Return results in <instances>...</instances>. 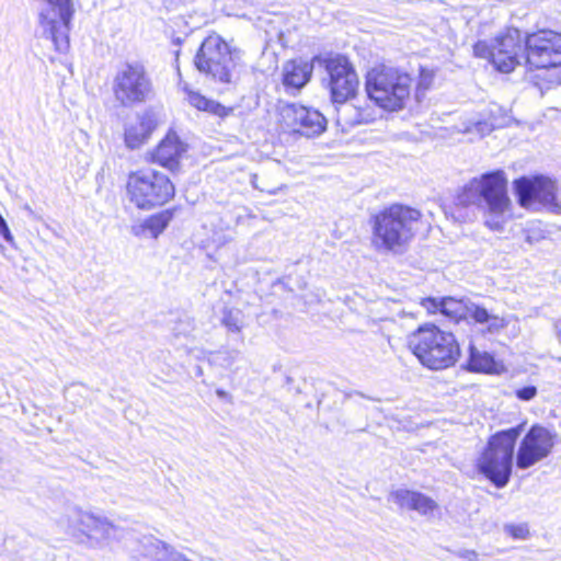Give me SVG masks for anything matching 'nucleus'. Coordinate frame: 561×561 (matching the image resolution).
<instances>
[{
  "label": "nucleus",
  "mask_w": 561,
  "mask_h": 561,
  "mask_svg": "<svg viewBox=\"0 0 561 561\" xmlns=\"http://www.w3.org/2000/svg\"><path fill=\"white\" fill-rule=\"evenodd\" d=\"M113 92L124 106L146 102L152 93V82L145 66L139 62L123 65L115 75Z\"/></svg>",
  "instance_id": "9b49d317"
},
{
  "label": "nucleus",
  "mask_w": 561,
  "mask_h": 561,
  "mask_svg": "<svg viewBox=\"0 0 561 561\" xmlns=\"http://www.w3.org/2000/svg\"><path fill=\"white\" fill-rule=\"evenodd\" d=\"M126 191L130 203L141 209L163 205L174 194L173 184L168 176L150 169L131 172Z\"/></svg>",
  "instance_id": "6e6552de"
},
{
  "label": "nucleus",
  "mask_w": 561,
  "mask_h": 561,
  "mask_svg": "<svg viewBox=\"0 0 561 561\" xmlns=\"http://www.w3.org/2000/svg\"><path fill=\"white\" fill-rule=\"evenodd\" d=\"M412 78L396 67L379 65L367 72L366 91L371 101L386 111L402 110L410 99Z\"/></svg>",
  "instance_id": "39448f33"
},
{
  "label": "nucleus",
  "mask_w": 561,
  "mask_h": 561,
  "mask_svg": "<svg viewBox=\"0 0 561 561\" xmlns=\"http://www.w3.org/2000/svg\"><path fill=\"white\" fill-rule=\"evenodd\" d=\"M503 530L506 535L517 540H525L529 537V527L527 523L505 524Z\"/></svg>",
  "instance_id": "c85d7f7f"
},
{
  "label": "nucleus",
  "mask_w": 561,
  "mask_h": 561,
  "mask_svg": "<svg viewBox=\"0 0 561 561\" xmlns=\"http://www.w3.org/2000/svg\"><path fill=\"white\" fill-rule=\"evenodd\" d=\"M185 151L186 147L178 135L169 133L153 151L152 160L167 169L174 170Z\"/></svg>",
  "instance_id": "a211bd4d"
},
{
  "label": "nucleus",
  "mask_w": 561,
  "mask_h": 561,
  "mask_svg": "<svg viewBox=\"0 0 561 561\" xmlns=\"http://www.w3.org/2000/svg\"><path fill=\"white\" fill-rule=\"evenodd\" d=\"M474 55L488 58L501 72H511L522 60H525V41L516 28H508L496 36L489 45L486 42H478L473 46Z\"/></svg>",
  "instance_id": "1a4fd4ad"
},
{
  "label": "nucleus",
  "mask_w": 561,
  "mask_h": 561,
  "mask_svg": "<svg viewBox=\"0 0 561 561\" xmlns=\"http://www.w3.org/2000/svg\"><path fill=\"white\" fill-rule=\"evenodd\" d=\"M195 66L201 71L222 83L232 78L234 56L228 44L217 34L204 39L195 57Z\"/></svg>",
  "instance_id": "9d476101"
},
{
  "label": "nucleus",
  "mask_w": 561,
  "mask_h": 561,
  "mask_svg": "<svg viewBox=\"0 0 561 561\" xmlns=\"http://www.w3.org/2000/svg\"><path fill=\"white\" fill-rule=\"evenodd\" d=\"M558 339L561 342V329L558 331Z\"/></svg>",
  "instance_id": "e433bc0d"
},
{
  "label": "nucleus",
  "mask_w": 561,
  "mask_h": 561,
  "mask_svg": "<svg viewBox=\"0 0 561 561\" xmlns=\"http://www.w3.org/2000/svg\"><path fill=\"white\" fill-rule=\"evenodd\" d=\"M42 2L39 26L43 35L53 41L59 53L68 51L72 16L71 0H42Z\"/></svg>",
  "instance_id": "f8f14e48"
},
{
  "label": "nucleus",
  "mask_w": 561,
  "mask_h": 561,
  "mask_svg": "<svg viewBox=\"0 0 561 561\" xmlns=\"http://www.w3.org/2000/svg\"><path fill=\"white\" fill-rule=\"evenodd\" d=\"M457 201L462 206H478L483 211L485 225L492 230H501L511 207L504 171L473 178L461 188Z\"/></svg>",
  "instance_id": "f257e3e1"
},
{
  "label": "nucleus",
  "mask_w": 561,
  "mask_h": 561,
  "mask_svg": "<svg viewBox=\"0 0 561 561\" xmlns=\"http://www.w3.org/2000/svg\"><path fill=\"white\" fill-rule=\"evenodd\" d=\"M185 92L187 102L197 110L205 111L218 116L226 115V107L221 104L205 98L198 92L188 90L187 88H185Z\"/></svg>",
  "instance_id": "b1692460"
},
{
  "label": "nucleus",
  "mask_w": 561,
  "mask_h": 561,
  "mask_svg": "<svg viewBox=\"0 0 561 561\" xmlns=\"http://www.w3.org/2000/svg\"><path fill=\"white\" fill-rule=\"evenodd\" d=\"M471 319L474 322L486 325V331L491 334L499 333L508 325V320L504 317L489 313V311L477 305L471 309Z\"/></svg>",
  "instance_id": "5701e85b"
},
{
  "label": "nucleus",
  "mask_w": 561,
  "mask_h": 561,
  "mask_svg": "<svg viewBox=\"0 0 561 561\" xmlns=\"http://www.w3.org/2000/svg\"><path fill=\"white\" fill-rule=\"evenodd\" d=\"M518 436L519 427L494 434L477 459L479 472L483 473L497 488H504L510 481L513 454Z\"/></svg>",
  "instance_id": "423d86ee"
},
{
  "label": "nucleus",
  "mask_w": 561,
  "mask_h": 561,
  "mask_svg": "<svg viewBox=\"0 0 561 561\" xmlns=\"http://www.w3.org/2000/svg\"><path fill=\"white\" fill-rule=\"evenodd\" d=\"M435 71L427 68H421L416 83V99L424 98L426 92L433 87Z\"/></svg>",
  "instance_id": "bb28decb"
},
{
  "label": "nucleus",
  "mask_w": 561,
  "mask_h": 561,
  "mask_svg": "<svg viewBox=\"0 0 561 561\" xmlns=\"http://www.w3.org/2000/svg\"><path fill=\"white\" fill-rule=\"evenodd\" d=\"M172 219V214L169 211H160L151 215L144 220H139L130 227V231L135 237L147 239L158 238L168 227Z\"/></svg>",
  "instance_id": "aec40b11"
},
{
  "label": "nucleus",
  "mask_w": 561,
  "mask_h": 561,
  "mask_svg": "<svg viewBox=\"0 0 561 561\" xmlns=\"http://www.w3.org/2000/svg\"><path fill=\"white\" fill-rule=\"evenodd\" d=\"M421 213L402 204H392L373 218V244L379 251L401 252L413 239Z\"/></svg>",
  "instance_id": "f03ea898"
},
{
  "label": "nucleus",
  "mask_w": 561,
  "mask_h": 561,
  "mask_svg": "<svg viewBox=\"0 0 561 561\" xmlns=\"http://www.w3.org/2000/svg\"><path fill=\"white\" fill-rule=\"evenodd\" d=\"M280 114L287 128L306 137L319 136L327 128L325 117L314 108L288 104Z\"/></svg>",
  "instance_id": "dca6fc26"
},
{
  "label": "nucleus",
  "mask_w": 561,
  "mask_h": 561,
  "mask_svg": "<svg viewBox=\"0 0 561 561\" xmlns=\"http://www.w3.org/2000/svg\"><path fill=\"white\" fill-rule=\"evenodd\" d=\"M0 236H2L7 242L13 243V236H12L5 220L3 219V217L1 215H0Z\"/></svg>",
  "instance_id": "473e14b6"
},
{
  "label": "nucleus",
  "mask_w": 561,
  "mask_h": 561,
  "mask_svg": "<svg viewBox=\"0 0 561 561\" xmlns=\"http://www.w3.org/2000/svg\"><path fill=\"white\" fill-rule=\"evenodd\" d=\"M442 299L436 298H424L421 300V306L426 309L428 313L440 312Z\"/></svg>",
  "instance_id": "2f4dec72"
},
{
  "label": "nucleus",
  "mask_w": 561,
  "mask_h": 561,
  "mask_svg": "<svg viewBox=\"0 0 561 561\" xmlns=\"http://www.w3.org/2000/svg\"><path fill=\"white\" fill-rule=\"evenodd\" d=\"M460 558L466 561H478V553L474 550H460L457 553Z\"/></svg>",
  "instance_id": "72a5a7b5"
},
{
  "label": "nucleus",
  "mask_w": 561,
  "mask_h": 561,
  "mask_svg": "<svg viewBox=\"0 0 561 561\" xmlns=\"http://www.w3.org/2000/svg\"><path fill=\"white\" fill-rule=\"evenodd\" d=\"M389 499L399 507L415 511L422 516L434 517L440 512V507L434 499L417 491L398 489L390 493Z\"/></svg>",
  "instance_id": "f3484780"
},
{
  "label": "nucleus",
  "mask_w": 561,
  "mask_h": 561,
  "mask_svg": "<svg viewBox=\"0 0 561 561\" xmlns=\"http://www.w3.org/2000/svg\"><path fill=\"white\" fill-rule=\"evenodd\" d=\"M221 323L231 333H240L245 325L244 314L239 309H226L222 314Z\"/></svg>",
  "instance_id": "a878e982"
},
{
  "label": "nucleus",
  "mask_w": 561,
  "mask_h": 561,
  "mask_svg": "<svg viewBox=\"0 0 561 561\" xmlns=\"http://www.w3.org/2000/svg\"><path fill=\"white\" fill-rule=\"evenodd\" d=\"M558 442L556 432L534 425L519 443L516 453V466L525 470L546 459Z\"/></svg>",
  "instance_id": "4468645a"
},
{
  "label": "nucleus",
  "mask_w": 561,
  "mask_h": 561,
  "mask_svg": "<svg viewBox=\"0 0 561 561\" xmlns=\"http://www.w3.org/2000/svg\"><path fill=\"white\" fill-rule=\"evenodd\" d=\"M469 368L479 373H494L496 364L493 357L486 352H480L474 346H470Z\"/></svg>",
  "instance_id": "393cba45"
},
{
  "label": "nucleus",
  "mask_w": 561,
  "mask_h": 561,
  "mask_svg": "<svg viewBox=\"0 0 561 561\" xmlns=\"http://www.w3.org/2000/svg\"><path fill=\"white\" fill-rule=\"evenodd\" d=\"M65 512L58 518L73 540L89 549L101 550L108 547L114 540L121 538V529L106 517L96 515L91 511L67 504L61 508Z\"/></svg>",
  "instance_id": "7ed1b4c3"
},
{
  "label": "nucleus",
  "mask_w": 561,
  "mask_h": 561,
  "mask_svg": "<svg viewBox=\"0 0 561 561\" xmlns=\"http://www.w3.org/2000/svg\"><path fill=\"white\" fill-rule=\"evenodd\" d=\"M525 61L535 68H561V34L541 30L525 39Z\"/></svg>",
  "instance_id": "ddd939ff"
},
{
  "label": "nucleus",
  "mask_w": 561,
  "mask_h": 561,
  "mask_svg": "<svg viewBox=\"0 0 561 561\" xmlns=\"http://www.w3.org/2000/svg\"><path fill=\"white\" fill-rule=\"evenodd\" d=\"M313 61L318 62V66L324 67L329 76V88L333 102L343 104L342 108L337 111V124L360 123L359 121H348L346 117L355 108L345 102L355 95L358 88V77L347 58L341 55L316 56Z\"/></svg>",
  "instance_id": "0eeeda50"
},
{
  "label": "nucleus",
  "mask_w": 561,
  "mask_h": 561,
  "mask_svg": "<svg viewBox=\"0 0 561 561\" xmlns=\"http://www.w3.org/2000/svg\"><path fill=\"white\" fill-rule=\"evenodd\" d=\"M408 343L413 354L430 369L448 368L460 355L455 336L434 324L420 327L409 336Z\"/></svg>",
  "instance_id": "20e7f679"
},
{
  "label": "nucleus",
  "mask_w": 561,
  "mask_h": 561,
  "mask_svg": "<svg viewBox=\"0 0 561 561\" xmlns=\"http://www.w3.org/2000/svg\"><path fill=\"white\" fill-rule=\"evenodd\" d=\"M477 304L470 300L455 299L451 297L442 298L440 313L459 321L460 319L471 318V309L476 308Z\"/></svg>",
  "instance_id": "4be33fe9"
},
{
  "label": "nucleus",
  "mask_w": 561,
  "mask_h": 561,
  "mask_svg": "<svg viewBox=\"0 0 561 561\" xmlns=\"http://www.w3.org/2000/svg\"><path fill=\"white\" fill-rule=\"evenodd\" d=\"M251 184L254 188L261 192H265L270 195H275L286 188V185L284 184L271 185L264 179H260L256 174L251 176Z\"/></svg>",
  "instance_id": "c756f323"
},
{
  "label": "nucleus",
  "mask_w": 561,
  "mask_h": 561,
  "mask_svg": "<svg viewBox=\"0 0 561 561\" xmlns=\"http://www.w3.org/2000/svg\"><path fill=\"white\" fill-rule=\"evenodd\" d=\"M515 396L522 401H530L537 396L535 386H525L515 390Z\"/></svg>",
  "instance_id": "7c9ffc66"
},
{
  "label": "nucleus",
  "mask_w": 561,
  "mask_h": 561,
  "mask_svg": "<svg viewBox=\"0 0 561 561\" xmlns=\"http://www.w3.org/2000/svg\"><path fill=\"white\" fill-rule=\"evenodd\" d=\"M222 355H224L222 359L225 362H228L227 366H229V365H231V363H232V360L234 358L236 353L234 352H225V353H222Z\"/></svg>",
  "instance_id": "f704fd0d"
},
{
  "label": "nucleus",
  "mask_w": 561,
  "mask_h": 561,
  "mask_svg": "<svg viewBox=\"0 0 561 561\" xmlns=\"http://www.w3.org/2000/svg\"><path fill=\"white\" fill-rule=\"evenodd\" d=\"M514 188L523 207L540 204L550 211L560 214L561 202L557 199V186L546 176H523L514 181Z\"/></svg>",
  "instance_id": "2eb2a0df"
},
{
  "label": "nucleus",
  "mask_w": 561,
  "mask_h": 561,
  "mask_svg": "<svg viewBox=\"0 0 561 561\" xmlns=\"http://www.w3.org/2000/svg\"><path fill=\"white\" fill-rule=\"evenodd\" d=\"M318 62L304 59L287 61L283 67V83L287 88L301 89L311 78L312 70Z\"/></svg>",
  "instance_id": "6ab92c4d"
},
{
  "label": "nucleus",
  "mask_w": 561,
  "mask_h": 561,
  "mask_svg": "<svg viewBox=\"0 0 561 561\" xmlns=\"http://www.w3.org/2000/svg\"><path fill=\"white\" fill-rule=\"evenodd\" d=\"M491 129V125L483 121H469L468 123H463L462 127H459V131L463 134H474L480 137L490 133Z\"/></svg>",
  "instance_id": "cd10ccee"
},
{
  "label": "nucleus",
  "mask_w": 561,
  "mask_h": 561,
  "mask_svg": "<svg viewBox=\"0 0 561 561\" xmlns=\"http://www.w3.org/2000/svg\"><path fill=\"white\" fill-rule=\"evenodd\" d=\"M156 123L150 114L138 116L130 122L125 129V142L128 148L140 147L154 129Z\"/></svg>",
  "instance_id": "412c9836"
},
{
  "label": "nucleus",
  "mask_w": 561,
  "mask_h": 561,
  "mask_svg": "<svg viewBox=\"0 0 561 561\" xmlns=\"http://www.w3.org/2000/svg\"><path fill=\"white\" fill-rule=\"evenodd\" d=\"M216 393L219 397H225L226 396V392L224 390H217Z\"/></svg>",
  "instance_id": "c9c22d12"
}]
</instances>
